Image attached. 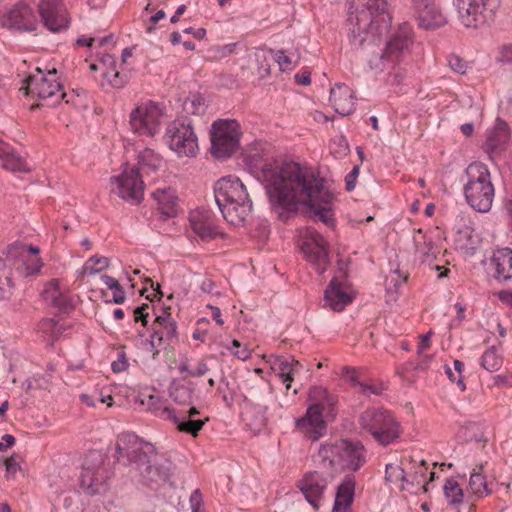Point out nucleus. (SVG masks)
<instances>
[{
    "label": "nucleus",
    "instance_id": "1",
    "mask_svg": "<svg viewBox=\"0 0 512 512\" xmlns=\"http://www.w3.org/2000/svg\"><path fill=\"white\" fill-rule=\"evenodd\" d=\"M258 178L265 182L271 208L282 221L296 213L298 205L303 204L309 215L327 226L334 225V195L325 187L322 178L316 177L298 163H265Z\"/></svg>",
    "mask_w": 512,
    "mask_h": 512
},
{
    "label": "nucleus",
    "instance_id": "2",
    "mask_svg": "<svg viewBox=\"0 0 512 512\" xmlns=\"http://www.w3.org/2000/svg\"><path fill=\"white\" fill-rule=\"evenodd\" d=\"M355 12L349 21L353 25L349 42L353 49H361L373 70H383L403 56L411 43V29L403 24L387 40L390 17L386 0H352Z\"/></svg>",
    "mask_w": 512,
    "mask_h": 512
},
{
    "label": "nucleus",
    "instance_id": "3",
    "mask_svg": "<svg viewBox=\"0 0 512 512\" xmlns=\"http://www.w3.org/2000/svg\"><path fill=\"white\" fill-rule=\"evenodd\" d=\"M115 451L117 461L133 467L139 473L143 484L153 488L170 479L172 463L168 460L159 462L155 447L142 441L134 433L120 434L115 443Z\"/></svg>",
    "mask_w": 512,
    "mask_h": 512
},
{
    "label": "nucleus",
    "instance_id": "4",
    "mask_svg": "<svg viewBox=\"0 0 512 512\" xmlns=\"http://www.w3.org/2000/svg\"><path fill=\"white\" fill-rule=\"evenodd\" d=\"M214 199L224 219L232 225L242 224L252 211V200L237 177L219 179L214 186Z\"/></svg>",
    "mask_w": 512,
    "mask_h": 512
},
{
    "label": "nucleus",
    "instance_id": "5",
    "mask_svg": "<svg viewBox=\"0 0 512 512\" xmlns=\"http://www.w3.org/2000/svg\"><path fill=\"white\" fill-rule=\"evenodd\" d=\"M466 183L463 193L468 205L477 212L487 213L491 210L495 196L488 167L481 162L470 163L464 171Z\"/></svg>",
    "mask_w": 512,
    "mask_h": 512
},
{
    "label": "nucleus",
    "instance_id": "6",
    "mask_svg": "<svg viewBox=\"0 0 512 512\" xmlns=\"http://www.w3.org/2000/svg\"><path fill=\"white\" fill-rule=\"evenodd\" d=\"M160 164L161 157L152 149L146 148L143 150L138 156V168H129L128 164H125L121 175L112 178L117 184L118 196L132 204H139L144 194V183L140 170L154 172L159 168Z\"/></svg>",
    "mask_w": 512,
    "mask_h": 512
},
{
    "label": "nucleus",
    "instance_id": "7",
    "mask_svg": "<svg viewBox=\"0 0 512 512\" xmlns=\"http://www.w3.org/2000/svg\"><path fill=\"white\" fill-rule=\"evenodd\" d=\"M318 456L325 466L357 471L365 463V448L360 442L341 439L320 446Z\"/></svg>",
    "mask_w": 512,
    "mask_h": 512
},
{
    "label": "nucleus",
    "instance_id": "8",
    "mask_svg": "<svg viewBox=\"0 0 512 512\" xmlns=\"http://www.w3.org/2000/svg\"><path fill=\"white\" fill-rule=\"evenodd\" d=\"M362 430L369 433L380 445L387 446L400 437V424L393 415L382 408H368L359 417Z\"/></svg>",
    "mask_w": 512,
    "mask_h": 512
},
{
    "label": "nucleus",
    "instance_id": "9",
    "mask_svg": "<svg viewBox=\"0 0 512 512\" xmlns=\"http://www.w3.org/2000/svg\"><path fill=\"white\" fill-rule=\"evenodd\" d=\"M146 406L154 415L172 421L179 431L192 436H197L206 421L209 420L208 418L204 420L193 419L194 416L200 413L196 407H191L188 410H176L154 395L148 397Z\"/></svg>",
    "mask_w": 512,
    "mask_h": 512
},
{
    "label": "nucleus",
    "instance_id": "10",
    "mask_svg": "<svg viewBox=\"0 0 512 512\" xmlns=\"http://www.w3.org/2000/svg\"><path fill=\"white\" fill-rule=\"evenodd\" d=\"M502 0H456L458 18L467 28L479 29L491 25Z\"/></svg>",
    "mask_w": 512,
    "mask_h": 512
},
{
    "label": "nucleus",
    "instance_id": "11",
    "mask_svg": "<svg viewBox=\"0 0 512 512\" xmlns=\"http://www.w3.org/2000/svg\"><path fill=\"white\" fill-rule=\"evenodd\" d=\"M240 125L233 119H218L211 127V154L217 159L231 157L239 149Z\"/></svg>",
    "mask_w": 512,
    "mask_h": 512
},
{
    "label": "nucleus",
    "instance_id": "12",
    "mask_svg": "<svg viewBox=\"0 0 512 512\" xmlns=\"http://www.w3.org/2000/svg\"><path fill=\"white\" fill-rule=\"evenodd\" d=\"M110 472L104 466V454L100 451H90L83 462L80 474V486L89 495L103 494L107 490Z\"/></svg>",
    "mask_w": 512,
    "mask_h": 512
},
{
    "label": "nucleus",
    "instance_id": "13",
    "mask_svg": "<svg viewBox=\"0 0 512 512\" xmlns=\"http://www.w3.org/2000/svg\"><path fill=\"white\" fill-rule=\"evenodd\" d=\"M37 71L38 74L26 78L20 91L25 95H36L40 100H49L50 106L58 104L66 94L63 92L62 85L54 79L57 70L55 68L49 70L48 75H44L39 68Z\"/></svg>",
    "mask_w": 512,
    "mask_h": 512
},
{
    "label": "nucleus",
    "instance_id": "14",
    "mask_svg": "<svg viewBox=\"0 0 512 512\" xmlns=\"http://www.w3.org/2000/svg\"><path fill=\"white\" fill-rule=\"evenodd\" d=\"M165 140L179 156H194L198 149L197 136L188 119L172 121L166 129Z\"/></svg>",
    "mask_w": 512,
    "mask_h": 512
},
{
    "label": "nucleus",
    "instance_id": "15",
    "mask_svg": "<svg viewBox=\"0 0 512 512\" xmlns=\"http://www.w3.org/2000/svg\"><path fill=\"white\" fill-rule=\"evenodd\" d=\"M301 251L319 274H323L330 265L329 246L323 236L314 228L308 227L300 236Z\"/></svg>",
    "mask_w": 512,
    "mask_h": 512
},
{
    "label": "nucleus",
    "instance_id": "16",
    "mask_svg": "<svg viewBox=\"0 0 512 512\" xmlns=\"http://www.w3.org/2000/svg\"><path fill=\"white\" fill-rule=\"evenodd\" d=\"M160 117L157 105L138 106L130 114L131 129L139 135L154 136L159 130Z\"/></svg>",
    "mask_w": 512,
    "mask_h": 512
},
{
    "label": "nucleus",
    "instance_id": "17",
    "mask_svg": "<svg viewBox=\"0 0 512 512\" xmlns=\"http://www.w3.org/2000/svg\"><path fill=\"white\" fill-rule=\"evenodd\" d=\"M412 9L419 26L435 30L447 23L437 0H412Z\"/></svg>",
    "mask_w": 512,
    "mask_h": 512
},
{
    "label": "nucleus",
    "instance_id": "18",
    "mask_svg": "<svg viewBox=\"0 0 512 512\" xmlns=\"http://www.w3.org/2000/svg\"><path fill=\"white\" fill-rule=\"evenodd\" d=\"M38 9L43 25L52 33L68 28L70 20L61 0H40Z\"/></svg>",
    "mask_w": 512,
    "mask_h": 512
},
{
    "label": "nucleus",
    "instance_id": "19",
    "mask_svg": "<svg viewBox=\"0 0 512 512\" xmlns=\"http://www.w3.org/2000/svg\"><path fill=\"white\" fill-rule=\"evenodd\" d=\"M321 404H311L304 417L296 420V427L313 441L318 440L326 432V424L323 420Z\"/></svg>",
    "mask_w": 512,
    "mask_h": 512
},
{
    "label": "nucleus",
    "instance_id": "20",
    "mask_svg": "<svg viewBox=\"0 0 512 512\" xmlns=\"http://www.w3.org/2000/svg\"><path fill=\"white\" fill-rule=\"evenodd\" d=\"M327 484V478L323 474L313 471L306 473L303 478L298 481L297 487L300 489L307 502L317 509L320 500L323 498Z\"/></svg>",
    "mask_w": 512,
    "mask_h": 512
},
{
    "label": "nucleus",
    "instance_id": "21",
    "mask_svg": "<svg viewBox=\"0 0 512 512\" xmlns=\"http://www.w3.org/2000/svg\"><path fill=\"white\" fill-rule=\"evenodd\" d=\"M510 139V131L508 124L497 118L495 127L488 133L486 142L483 146L484 151L488 154L489 159L493 160L495 155L500 154Z\"/></svg>",
    "mask_w": 512,
    "mask_h": 512
},
{
    "label": "nucleus",
    "instance_id": "22",
    "mask_svg": "<svg viewBox=\"0 0 512 512\" xmlns=\"http://www.w3.org/2000/svg\"><path fill=\"white\" fill-rule=\"evenodd\" d=\"M6 23L20 31H34L37 26V19L27 4L19 3L7 13Z\"/></svg>",
    "mask_w": 512,
    "mask_h": 512
},
{
    "label": "nucleus",
    "instance_id": "23",
    "mask_svg": "<svg viewBox=\"0 0 512 512\" xmlns=\"http://www.w3.org/2000/svg\"><path fill=\"white\" fill-rule=\"evenodd\" d=\"M151 338H157L158 346L170 344L178 340L177 324L167 311L156 317L152 324Z\"/></svg>",
    "mask_w": 512,
    "mask_h": 512
},
{
    "label": "nucleus",
    "instance_id": "24",
    "mask_svg": "<svg viewBox=\"0 0 512 512\" xmlns=\"http://www.w3.org/2000/svg\"><path fill=\"white\" fill-rule=\"evenodd\" d=\"M493 278L500 283L512 280V249L502 248L496 250L490 258Z\"/></svg>",
    "mask_w": 512,
    "mask_h": 512
},
{
    "label": "nucleus",
    "instance_id": "25",
    "mask_svg": "<svg viewBox=\"0 0 512 512\" xmlns=\"http://www.w3.org/2000/svg\"><path fill=\"white\" fill-rule=\"evenodd\" d=\"M272 397V388L261 380L253 382L247 389V392L241 394V398L244 402L258 408L261 413L267 412V403Z\"/></svg>",
    "mask_w": 512,
    "mask_h": 512
},
{
    "label": "nucleus",
    "instance_id": "26",
    "mask_svg": "<svg viewBox=\"0 0 512 512\" xmlns=\"http://www.w3.org/2000/svg\"><path fill=\"white\" fill-rule=\"evenodd\" d=\"M353 300L348 294L343 283L337 277H334L324 292V301L333 311L340 312Z\"/></svg>",
    "mask_w": 512,
    "mask_h": 512
},
{
    "label": "nucleus",
    "instance_id": "27",
    "mask_svg": "<svg viewBox=\"0 0 512 512\" xmlns=\"http://www.w3.org/2000/svg\"><path fill=\"white\" fill-rule=\"evenodd\" d=\"M189 221L194 233L204 241L214 239L219 235L216 226L212 222L211 214L207 210L191 212Z\"/></svg>",
    "mask_w": 512,
    "mask_h": 512
},
{
    "label": "nucleus",
    "instance_id": "28",
    "mask_svg": "<svg viewBox=\"0 0 512 512\" xmlns=\"http://www.w3.org/2000/svg\"><path fill=\"white\" fill-rule=\"evenodd\" d=\"M330 102L333 104L335 112L341 116H347L355 110L353 101V92L345 84H336L330 91Z\"/></svg>",
    "mask_w": 512,
    "mask_h": 512
},
{
    "label": "nucleus",
    "instance_id": "29",
    "mask_svg": "<svg viewBox=\"0 0 512 512\" xmlns=\"http://www.w3.org/2000/svg\"><path fill=\"white\" fill-rule=\"evenodd\" d=\"M355 495V477L346 475L338 485L332 512H351Z\"/></svg>",
    "mask_w": 512,
    "mask_h": 512
},
{
    "label": "nucleus",
    "instance_id": "30",
    "mask_svg": "<svg viewBox=\"0 0 512 512\" xmlns=\"http://www.w3.org/2000/svg\"><path fill=\"white\" fill-rule=\"evenodd\" d=\"M41 295L46 303L57 308L62 313H69L74 309L72 301L60 290L57 280L49 281Z\"/></svg>",
    "mask_w": 512,
    "mask_h": 512
},
{
    "label": "nucleus",
    "instance_id": "31",
    "mask_svg": "<svg viewBox=\"0 0 512 512\" xmlns=\"http://www.w3.org/2000/svg\"><path fill=\"white\" fill-rule=\"evenodd\" d=\"M195 389V384L191 381L173 380L168 388V394L176 404L187 406L190 409L194 407V400L197 398Z\"/></svg>",
    "mask_w": 512,
    "mask_h": 512
},
{
    "label": "nucleus",
    "instance_id": "32",
    "mask_svg": "<svg viewBox=\"0 0 512 512\" xmlns=\"http://www.w3.org/2000/svg\"><path fill=\"white\" fill-rule=\"evenodd\" d=\"M153 198L158 204L160 213L166 217H175L177 214L178 197L175 189L166 187L153 192Z\"/></svg>",
    "mask_w": 512,
    "mask_h": 512
},
{
    "label": "nucleus",
    "instance_id": "33",
    "mask_svg": "<svg viewBox=\"0 0 512 512\" xmlns=\"http://www.w3.org/2000/svg\"><path fill=\"white\" fill-rule=\"evenodd\" d=\"M0 160L2 166L11 172H27L26 161L8 144L0 142Z\"/></svg>",
    "mask_w": 512,
    "mask_h": 512
},
{
    "label": "nucleus",
    "instance_id": "34",
    "mask_svg": "<svg viewBox=\"0 0 512 512\" xmlns=\"http://www.w3.org/2000/svg\"><path fill=\"white\" fill-rule=\"evenodd\" d=\"M43 265L41 257L19 253L15 262V271L20 277L27 278L38 275Z\"/></svg>",
    "mask_w": 512,
    "mask_h": 512
},
{
    "label": "nucleus",
    "instance_id": "35",
    "mask_svg": "<svg viewBox=\"0 0 512 512\" xmlns=\"http://www.w3.org/2000/svg\"><path fill=\"white\" fill-rule=\"evenodd\" d=\"M300 366L299 361L285 356H275L272 362L273 369L278 370V374L282 378V381L286 383L287 389L290 388V383L293 381V374Z\"/></svg>",
    "mask_w": 512,
    "mask_h": 512
},
{
    "label": "nucleus",
    "instance_id": "36",
    "mask_svg": "<svg viewBox=\"0 0 512 512\" xmlns=\"http://www.w3.org/2000/svg\"><path fill=\"white\" fill-rule=\"evenodd\" d=\"M413 239L416 253L421 256L422 262H431L436 258L434 242L426 234H423L421 229L417 230V235Z\"/></svg>",
    "mask_w": 512,
    "mask_h": 512
},
{
    "label": "nucleus",
    "instance_id": "37",
    "mask_svg": "<svg viewBox=\"0 0 512 512\" xmlns=\"http://www.w3.org/2000/svg\"><path fill=\"white\" fill-rule=\"evenodd\" d=\"M217 392L221 394L222 401L227 407H232L233 403L241 398V392L239 384L236 380H229L227 377L222 376L220 379V385L217 388Z\"/></svg>",
    "mask_w": 512,
    "mask_h": 512
},
{
    "label": "nucleus",
    "instance_id": "38",
    "mask_svg": "<svg viewBox=\"0 0 512 512\" xmlns=\"http://www.w3.org/2000/svg\"><path fill=\"white\" fill-rule=\"evenodd\" d=\"M309 399L313 404H321L324 409H332L337 403L336 396L330 394L323 387H312L309 391Z\"/></svg>",
    "mask_w": 512,
    "mask_h": 512
},
{
    "label": "nucleus",
    "instance_id": "39",
    "mask_svg": "<svg viewBox=\"0 0 512 512\" xmlns=\"http://www.w3.org/2000/svg\"><path fill=\"white\" fill-rule=\"evenodd\" d=\"M206 109L205 98L199 93L189 95L183 103V110L188 114L203 115Z\"/></svg>",
    "mask_w": 512,
    "mask_h": 512
},
{
    "label": "nucleus",
    "instance_id": "40",
    "mask_svg": "<svg viewBox=\"0 0 512 512\" xmlns=\"http://www.w3.org/2000/svg\"><path fill=\"white\" fill-rule=\"evenodd\" d=\"M444 495L449 500L450 505H457L463 501V490L454 479H447L443 487Z\"/></svg>",
    "mask_w": 512,
    "mask_h": 512
},
{
    "label": "nucleus",
    "instance_id": "41",
    "mask_svg": "<svg viewBox=\"0 0 512 512\" xmlns=\"http://www.w3.org/2000/svg\"><path fill=\"white\" fill-rule=\"evenodd\" d=\"M502 365V358L495 347L487 349L481 357V366L489 371H498Z\"/></svg>",
    "mask_w": 512,
    "mask_h": 512
},
{
    "label": "nucleus",
    "instance_id": "42",
    "mask_svg": "<svg viewBox=\"0 0 512 512\" xmlns=\"http://www.w3.org/2000/svg\"><path fill=\"white\" fill-rule=\"evenodd\" d=\"M469 487L473 494L482 497L491 493L487 481L481 473H472L469 480Z\"/></svg>",
    "mask_w": 512,
    "mask_h": 512
},
{
    "label": "nucleus",
    "instance_id": "43",
    "mask_svg": "<svg viewBox=\"0 0 512 512\" xmlns=\"http://www.w3.org/2000/svg\"><path fill=\"white\" fill-rule=\"evenodd\" d=\"M385 479L388 482L396 483L398 481L407 482L406 473L402 467L396 464H387L385 470Z\"/></svg>",
    "mask_w": 512,
    "mask_h": 512
},
{
    "label": "nucleus",
    "instance_id": "44",
    "mask_svg": "<svg viewBox=\"0 0 512 512\" xmlns=\"http://www.w3.org/2000/svg\"><path fill=\"white\" fill-rule=\"evenodd\" d=\"M49 378L46 375H34L31 379H27L22 383V388L29 392L33 389H47Z\"/></svg>",
    "mask_w": 512,
    "mask_h": 512
},
{
    "label": "nucleus",
    "instance_id": "45",
    "mask_svg": "<svg viewBox=\"0 0 512 512\" xmlns=\"http://www.w3.org/2000/svg\"><path fill=\"white\" fill-rule=\"evenodd\" d=\"M273 59L278 63L281 71L291 70L292 57L285 54L284 50H273L270 49Z\"/></svg>",
    "mask_w": 512,
    "mask_h": 512
},
{
    "label": "nucleus",
    "instance_id": "46",
    "mask_svg": "<svg viewBox=\"0 0 512 512\" xmlns=\"http://www.w3.org/2000/svg\"><path fill=\"white\" fill-rule=\"evenodd\" d=\"M87 263H92L93 265L98 266L97 268H95L94 266L88 267L87 265L84 267L85 270H89L90 274H96L109 266V259L106 257L93 256L88 260Z\"/></svg>",
    "mask_w": 512,
    "mask_h": 512
},
{
    "label": "nucleus",
    "instance_id": "47",
    "mask_svg": "<svg viewBox=\"0 0 512 512\" xmlns=\"http://www.w3.org/2000/svg\"><path fill=\"white\" fill-rule=\"evenodd\" d=\"M448 64L453 71L459 74H464L466 72L467 63L457 55H450L448 58Z\"/></svg>",
    "mask_w": 512,
    "mask_h": 512
},
{
    "label": "nucleus",
    "instance_id": "48",
    "mask_svg": "<svg viewBox=\"0 0 512 512\" xmlns=\"http://www.w3.org/2000/svg\"><path fill=\"white\" fill-rule=\"evenodd\" d=\"M496 61L503 64H512V44H504L499 48Z\"/></svg>",
    "mask_w": 512,
    "mask_h": 512
},
{
    "label": "nucleus",
    "instance_id": "49",
    "mask_svg": "<svg viewBox=\"0 0 512 512\" xmlns=\"http://www.w3.org/2000/svg\"><path fill=\"white\" fill-rule=\"evenodd\" d=\"M6 467V477H13L16 472L20 469L18 463V455L13 454L4 461Z\"/></svg>",
    "mask_w": 512,
    "mask_h": 512
},
{
    "label": "nucleus",
    "instance_id": "50",
    "mask_svg": "<svg viewBox=\"0 0 512 512\" xmlns=\"http://www.w3.org/2000/svg\"><path fill=\"white\" fill-rule=\"evenodd\" d=\"M236 46L237 43H229L223 46H216L212 49V52L214 53L215 58H223L233 53Z\"/></svg>",
    "mask_w": 512,
    "mask_h": 512
},
{
    "label": "nucleus",
    "instance_id": "51",
    "mask_svg": "<svg viewBox=\"0 0 512 512\" xmlns=\"http://www.w3.org/2000/svg\"><path fill=\"white\" fill-rule=\"evenodd\" d=\"M148 308V304H142L134 309L135 322L140 321L144 327H147L148 324L147 317L149 314L146 312Z\"/></svg>",
    "mask_w": 512,
    "mask_h": 512
},
{
    "label": "nucleus",
    "instance_id": "52",
    "mask_svg": "<svg viewBox=\"0 0 512 512\" xmlns=\"http://www.w3.org/2000/svg\"><path fill=\"white\" fill-rule=\"evenodd\" d=\"M12 281L10 278L6 277L4 280L0 281V299L5 300L9 299L12 295Z\"/></svg>",
    "mask_w": 512,
    "mask_h": 512
},
{
    "label": "nucleus",
    "instance_id": "53",
    "mask_svg": "<svg viewBox=\"0 0 512 512\" xmlns=\"http://www.w3.org/2000/svg\"><path fill=\"white\" fill-rule=\"evenodd\" d=\"M258 62V75L260 78H265L270 75V65L267 62L265 55H257Z\"/></svg>",
    "mask_w": 512,
    "mask_h": 512
},
{
    "label": "nucleus",
    "instance_id": "54",
    "mask_svg": "<svg viewBox=\"0 0 512 512\" xmlns=\"http://www.w3.org/2000/svg\"><path fill=\"white\" fill-rule=\"evenodd\" d=\"M359 166H355L345 177L346 190L352 191L356 185V179L359 175Z\"/></svg>",
    "mask_w": 512,
    "mask_h": 512
},
{
    "label": "nucleus",
    "instance_id": "55",
    "mask_svg": "<svg viewBox=\"0 0 512 512\" xmlns=\"http://www.w3.org/2000/svg\"><path fill=\"white\" fill-rule=\"evenodd\" d=\"M127 367H128V362H127L125 353H120L118 355V360L114 361L111 364L112 371L115 373L123 372L127 369Z\"/></svg>",
    "mask_w": 512,
    "mask_h": 512
},
{
    "label": "nucleus",
    "instance_id": "56",
    "mask_svg": "<svg viewBox=\"0 0 512 512\" xmlns=\"http://www.w3.org/2000/svg\"><path fill=\"white\" fill-rule=\"evenodd\" d=\"M453 365H454L455 372L458 374L457 386L460 388L461 391H465L466 386L464 384L463 377H462L464 363L460 360H454Z\"/></svg>",
    "mask_w": 512,
    "mask_h": 512
},
{
    "label": "nucleus",
    "instance_id": "57",
    "mask_svg": "<svg viewBox=\"0 0 512 512\" xmlns=\"http://www.w3.org/2000/svg\"><path fill=\"white\" fill-rule=\"evenodd\" d=\"M433 332L429 331L426 334L420 335V343L417 348V354L421 355L425 350L430 347V339Z\"/></svg>",
    "mask_w": 512,
    "mask_h": 512
},
{
    "label": "nucleus",
    "instance_id": "58",
    "mask_svg": "<svg viewBox=\"0 0 512 512\" xmlns=\"http://www.w3.org/2000/svg\"><path fill=\"white\" fill-rule=\"evenodd\" d=\"M209 371L208 365L204 360H200L195 369L189 371V376L191 377H202Z\"/></svg>",
    "mask_w": 512,
    "mask_h": 512
},
{
    "label": "nucleus",
    "instance_id": "59",
    "mask_svg": "<svg viewBox=\"0 0 512 512\" xmlns=\"http://www.w3.org/2000/svg\"><path fill=\"white\" fill-rule=\"evenodd\" d=\"M358 386L361 387L363 394H374V395H380L382 392V388L375 386V385H369L365 384L363 382H357Z\"/></svg>",
    "mask_w": 512,
    "mask_h": 512
},
{
    "label": "nucleus",
    "instance_id": "60",
    "mask_svg": "<svg viewBox=\"0 0 512 512\" xmlns=\"http://www.w3.org/2000/svg\"><path fill=\"white\" fill-rule=\"evenodd\" d=\"M19 253L39 257L40 249L38 246L21 244Z\"/></svg>",
    "mask_w": 512,
    "mask_h": 512
},
{
    "label": "nucleus",
    "instance_id": "61",
    "mask_svg": "<svg viewBox=\"0 0 512 512\" xmlns=\"http://www.w3.org/2000/svg\"><path fill=\"white\" fill-rule=\"evenodd\" d=\"M189 501L191 504V508L203 506L202 494L199 489H196L195 491H193V493L190 496Z\"/></svg>",
    "mask_w": 512,
    "mask_h": 512
},
{
    "label": "nucleus",
    "instance_id": "62",
    "mask_svg": "<svg viewBox=\"0 0 512 512\" xmlns=\"http://www.w3.org/2000/svg\"><path fill=\"white\" fill-rule=\"evenodd\" d=\"M166 16L165 12L163 10H159L157 11L151 18H150V22H151V25L147 27V32L148 33H152L153 29H154V25L156 23H158L161 19H164Z\"/></svg>",
    "mask_w": 512,
    "mask_h": 512
},
{
    "label": "nucleus",
    "instance_id": "63",
    "mask_svg": "<svg viewBox=\"0 0 512 512\" xmlns=\"http://www.w3.org/2000/svg\"><path fill=\"white\" fill-rule=\"evenodd\" d=\"M15 444L14 436L10 434H5L2 437V441H0V451L6 450L7 448L12 447Z\"/></svg>",
    "mask_w": 512,
    "mask_h": 512
},
{
    "label": "nucleus",
    "instance_id": "64",
    "mask_svg": "<svg viewBox=\"0 0 512 512\" xmlns=\"http://www.w3.org/2000/svg\"><path fill=\"white\" fill-rule=\"evenodd\" d=\"M498 298L506 304L512 306V291L511 290H502L497 293Z\"/></svg>",
    "mask_w": 512,
    "mask_h": 512
}]
</instances>
